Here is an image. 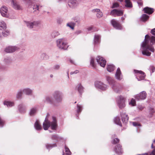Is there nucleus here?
<instances>
[{"label":"nucleus","instance_id":"nucleus-1","mask_svg":"<svg viewBox=\"0 0 155 155\" xmlns=\"http://www.w3.org/2000/svg\"><path fill=\"white\" fill-rule=\"evenodd\" d=\"M155 44V37L150 36L146 35L144 41L142 42L140 50L142 54L148 56H150L152 52L154 51V49L152 45Z\"/></svg>","mask_w":155,"mask_h":155},{"label":"nucleus","instance_id":"nucleus-60","mask_svg":"<svg viewBox=\"0 0 155 155\" xmlns=\"http://www.w3.org/2000/svg\"><path fill=\"white\" fill-rule=\"evenodd\" d=\"M69 61L72 64H75V63L74 62V61L72 59H71V58L69 59Z\"/></svg>","mask_w":155,"mask_h":155},{"label":"nucleus","instance_id":"nucleus-49","mask_svg":"<svg viewBox=\"0 0 155 155\" xmlns=\"http://www.w3.org/2000/svg\"><path fill=\"white\" fill-rule=\"evenodd\" d=\"M65 152L66 153V154L67 155H71V153L70 151L69 148H67L66 146L65 147Z\"/></svg>","mask_w":155,"mask_h":155},{"label":"nucleus","instance_id":"nucleus-6","mask_svg":"<svg viewBox=\"0 0 155 155\" xmlns=\"http://www.w3.org/2000/svg\"><path fill=\"white\" fill-rule=\"evenodd\" d=\"M25 23L27 27L31 29L34 27L39 26L41 24L39 21L33 20L25 21Z\"/></svg>","mask_w":155,"mask_h":155},{"label":"nucleus","instance_id":"nucleus-48","mask_svg":"<svg viewBox=\"0 0 155 155\" xmlns=\"http://www.w3.org/2000/svg\"><path fill=\"white\" fill-rule=\"evenodd\" d=\"M39 6L38 5H34V6L33 9V10L35 9V10L33 11V12H36V11L37 12H36V14H37L38 13L37 11L39 10Z\"/></svg>","mask_w":155,"mask_h":155},{"label":"nucleus","instance_id":"nucleus-58","mask_svg":"<svg viewBox=\"0 0 155 155\" xmlns=\"http://www.w3.org/2000/svg\"><path fill=\"white\" fill-rule=\"evenodd\" d=\"M151 33L153 35L155 36V28L152 29L151 30Z\"/></svg>","mask_w":155,"mask_h":155},{"label":"nucleus","instance_id":"nucleus-3","mask_svg":"<svg viewBox=\"0 0 155 155\" xmlns=\"http://www.w3.org/2000/svg\"><path fill=\"white\" fill-rule=\"evenodd\" d=\"M52 121L51 122L49 121L46 117L45 119L43 124V129L45 130H47L50 127L51 129L56 130L57 127V121L54 117H52Z\"/></svg>","mask_w":155,"mask_h":155},{"label":"nucleus","instance_id":"nucleus-46","mask_svg":"<svg viewBox=\"0 0 155 155\" xmlns=\"http://www.w3.org/2000/svg\"><path fill=\"white\" fill-rule=\"evenodd\" d=\"M130 105L132 106H135L136 105V101L133 98H132L130 101L129 103Z\"/></svg>","mask_w":155,"mask_h":155},{"label":"nucleus","instance_id":"nucleus-54","mask_svg":"<svg viewBox=\"0 0 155 155\" xmlns=\"http://www.w3.org/2000/svg\"><path fill=\"white\" fill-rule=\"evenodd\" d=\"M119 6V4L117 3H114L113 4V6L112 7V8H117Z\"/></svg>","mask_w":155,"mask_h":155},{"label":"nucleus","instance_id":"nucleus-12","mask_svg":"<svg viewBox=\"0 0 155 155\" xmlns=\"http://www.w3.org/2000/svg\"><path fill=\"white\" fill-rule=\"evenodd\" d=\"M19 49V48L17 46H9L5 48V51L8 53H12Z\"/></svg>","mask_w":155,"mask_h":155},{"label":"nucleus","instance_id":"nucleus-14","mask_svg":"<svg viewBox=\"0 0 155 155\" xmlns=\"http://www.w3.org/2000/svg\"><path fill=\"white\" fill-rule=\"evenodd\" d=\"M111 23L114 27L116 29L121 30L122 29L121 25L117 20L112 19L111 21Z\"/></svg>","mask_w":155,"mask_h":155},{"label":"nucleus","instance_id":"nucleus-40","mask_svg":"<svg viewBox=\"0 0 155 155\" xmlns=\"http://www.w3.org/2000/svg\"><path fill=\"white\" fill-rule=\"evenodd\" d=\"M60 35V33L59 31H55L53 32L51 34V36L54 38H55L56 37L59 35Z\"/></svg>","mask_w":155,"mask_h":155},{"label":"nucleus","instance_id":"nucleus-47","mask_svg":"<svg viewBox=\"0 0 155 155\" xmlns=\"http://www.w3.org/2000/svg\"><path fill=\"white\" fill-rule=\"evenodd\" d=\"M4 62L6 63H10L11 61V58L9 57H6L5 58L4 60Z\"/></svg>","mask_w":155,"mask_h":155},{"label":"nucleus","instance_id":"nucleus-61","mask_svg":"<svg viewBox=\"0 0 155 155\" xmlns=\"http://www.w3.org/2000/svg\"><path fill=\"white\" fill-rule=\"evenodd\" d=\"M151 147L152 148H154L155 147V139L154 140L153 143L152 144Z\"/></svg>","mask_w":155,"mask_h":155},{"label":"nucleus","instance_id":"nucleus-27","mask_svg":"<svg viewBox=\"0 0 155 155\" xmlns=\"http://www.w3.org/2000/svg\"><path fill=\"white\" fill-rule=\"evenodd\" d=\"M143 10L144 12L148 14H150L153 12V9L148 7L145 8Z\"/></svg>","mask_w":155,"mask_h":155},{"label":"nucleus","instance_id":"nucleus-39","mask_svg":"<svg viewBox=\"0 0 155 155\" xmlns=\"http://www.w3.org/2000/svg\"><path fill=\"white\" fill-rule=\"evenodd\" d=\"M23 93L22 89L18 91L16 94V97L18 99L21 98L22 96Z\"/></svg>","mask_w":155,"mask_h":155},{"label":"nucleus","instance_id":"nucleus-55","mask_svg":"<svg viewBox=\"0 0 155 155\" xmlns=\"http://www.w3.org/2000/svg\"><path fill=\"white\" fill-rule=\"evenodd\" d=\"M139 6H142L143 5V2L141 0H138L137 1Z\"/></svg>","mask_w":155,"mask_h":155},{"label":"nucleus","instance_id":"nucleus-42","mask_svg":"<svg viewBox=\"0 0 155 155\" xmlns=\"http://www.w3.org/2000/svg\"><path fill=\"white\" fill-rule=\"evenodd\" d=\"M77 112L78 113H79L82 110L83 106L82 105L78 104L77 105Z\"/></svg>","mask_w":155,"mask_h":155},{"label":"nucleus","instance_id":"nucleus-38","mask_svg":"<svg viewBox=\"0 0 155 155\" xmlns=\"http://www.w3.org/2000/svg\"><path fill=\"white\" fill-rule=\"evenodd\" d=\"M51 138L52 140H55L57 141H58L62 139V138L61 137L57 135H52L51 137Z\"/></svg>","mask_w":155,"mask_h":155},{"label":"nucleus","instance_id":"nucleus-32","mask_svg":"<svg viewBox=\"0 0 155 155\" xmlns=\"http://www.w3.org/2000/svg\"><path fill=\"white\" fill-rule=\"evenodd\" d=\"M120 115L122 117V121H124L125 122H126L128 121L129 118L127 115L125 114H122L121 113H120Z\"/></svg>","mask_w":155,"mask_h":155},{"label":"nucleus","instance_id":"nucleus-50","mask_svg":"<svg viewBox=\"0 0 155 155\" xmlns=\"http://www.w3.org/2000/svg\"><path fill=\"white\" fill-rule=\"evenodd\" d=\"M4 124V121L0 117V127H2Z\"/></svg>","mask_w":155,"mask_h":155},{"label":"nucleus","instance_id":"nucleus-22","mask_svg":"<svg viewBox=\"0 0 155 155\" xmlns=\"http://www.w3.org/2000/svg\"><path fill=\"white\" fill-rule=\"evenodd\" d=\"M115 151L118 154H122L123 153V150L121 148V146L120 144L117 145L115 147Z\"/></svg>","mask_w":155,"mask_h":155},{"label":"nucleus","instance_id":"nucleus-59","mask_svg":"<svg viewBox=\"0 0 155 155\" xmlns=\"http://www.w3.org/2000/svg\"><path fill=\"white\" fill-rule=\"evenodd\" d=\"M150 69L152 70V72H154L155 70V68L153 66H151L150 67Z\"/></svg>","mask_w":155,"mask_h":155},{"label":"nucleus","instance_id":"nucleus-57","mask_svg":"<svg viewBox=\"0 0 155 155\" xmlns=\"http://www.w3.org/2000/svg\"><path fill=\"white\" fill-rule=\"evenodd\" d=\"M148 155H155V149H154L151 153H147Z\"/></svg>","mask_w":155,"mask_h":155},{"label":"nucleus","instance_id":"nucleus-44","mask_svg":"<svg viewBox=\"0 0 155 155\" xmlns=\"http://www.w3.org/2000/svg\"><path fill=\"white\" fill-rule=\"evenodd\" d=\"M2 32V34L4 37H6L9 34V31L6 30L3 31Z\"/></svg>","mask_w":155,"mask_h":155},{"label":"nucleus","instance_id":"nucleus-17","mask_svg":"<svg viewBox=\"0 0 155 155\" xmlns=\"http://www.w3.org/2000/svg\"><path fill=\"white\" fill-rule=\"evenodd\" d=\"M101 36L98 34H95L93 39L94 43L95 45L99 44L101 42Z\"/></svg>","mask_w":155,"mask_h":155},{"label":"nucleus","instance_id":"nucleus-62","mask_svg":"<svg viewBox=\"0 0 155 155\" xmlns=\"http://www.w3.org/2000/svg\"><path fill=\"white\" fill-rule=\"evenodd\" d=\"M126 18V16H125V15H124V17H122L121 18V20L122 21H124L125 19V18Z\"/></svg>","mask_w":155,"mask_h":155},{"label":"nucleus","instance_id":"nucleus-43","mask_svg":"<svg viewBox=\"0 0 155 155\" xmlns=\"http://www.w3.org/2000/svg\"><path fill=\"white\" fill-rule=\"evenodd\" d=\"M74 25V23L72 22L68 23L67 26L72 29H73Z\"/></svg>","mask_w":155,"mask_h":155},{"label":"nucleus","instance_id":"nucleus-16","mask_svg":"<svg viewBox=\"0 0 155 155\" xmlns=\"http://www.w3.org/2000/svg\"><path fill=\"white\" fill-rule=\"evenodd\" d=\"M11 4L12 7L15 10H20L21 9V6L17 3L16 0H12Z\"/></svg>","mask_w":155,"mask_h":155},{"label":"nucleus","instance_id":"nucleus-63","mask_svg":"<svg viewBox=\"0 0 155 155\" xmlns=\"http://www.w3.org/2000/svg\"><path fill=\"white\" fill-rule=\"evenodd\" d=\"M138 108L140 109V110H142L143 109V107H142V106H139L138 107Z\"/></svg>","mask_w":155,"mask_h":155},{"label":"nucleus","instance_id":"nucleus-33","mask_svg":"<svg viewBox=\"0 0 155 155\" xmlns=\"http://www.w3.org/2000/svg\"><path fill=\"white\" fill-rule=\"evenodd\" d=\"M114 122L116 124L122 126V124L120 118L116 117L114 119Z\"/></svg>","mask_w":155,"mask_h":155},{"label":"nucleus","instance_id":"nucleus-53","mask_svg":"<svg viewBox=\"0 0 155 155\" xmlns=\"http://www.w3.org/2000/svg\"><path fill=\"white\" fill-rule=\"evenodd\" d=\"M149 112L150 114L152 115L154 112V110L153 108L150 107L149 109Z\"/></svg>","mask_w":155,"mask_h":155},{"label":"nucleus","instance_id":"nucleus-26","mask_svg":"<svg viewBox=\"0 0 155 155\" xmlns=\"http://www.w3.org/2000/svg\"><path fill=\"white\" fill-rule=\"evenodd\" d=\"M7 28L6 23L3 21H0V30L4 31Z\"/></svg>","mask_w":155,"mask_h":155},{"label":"nucleus","instance_id":"nucleus-29","mask_svg":"<svg viewBox=\"0 0 155 155\" xmlns=\"http://www.w3.org/2000/svg\"><path fill=\"white\" fill-rule=\"evenodd\" d=\"M92 12H97V18H100L102 17L103 16V13L102 12L100 11V9H99L96 8L92 10Z\"/></svg>","mask_w":155,"mask_h":155},{"label":"nucleus","instance_id":"nucleus-10","mask_svg":"<svg viewBox=\"0 0 155 155\" xmlns=\"http://www.w3.org/2000/svg\"><path fill=\"white\" fill-rule=\"evenodd\" d=\"M147 94L145 91L141 92L139 94H136L134 96L135 98L137 100H144L147 97Z\"/></svg>","mask_w":155,"mask_h":155},{"label":"nucleus","instance_id":"nucleus-41","mask_svg":"<svg viewBox=\"0 0 155 155\" xmlns=\"http://www.w3.org/2000/svg\"><path fill=\"white\" fill-rule=\"evenodd\" d=\"M94 59L93 58H91L90 61V65L93 68H96V64L94 62Z\"/></svg>","mask_w":155,"mask_h":155},{"label":"nucleus","instance_id":"nucleus-13","mask_svg":"<svg viewBox=\"0 0 155 155\" xmlns=\"http://www.w3.org/2000/svg\"><path fill=\"white\" fill-rule=\"evenodd\" d=\"M0 12L2 16L5 18L9 13L8 8L5 6H2L0 9Z\"/></svg>","mask_w":155,"mask_h":155},{"label":"nucleus","instance_id":"nucleus-36","mask_svg":"<svg viewBox=\"0 0 155 155\" xmlns=\"http://www.w3.org/2000/svg\"><path fill=\"white\" fill-rule=\"evenodd\" d=\"M116 137V136L115 135H112V137L113 139L112 143L114 144L118 143L119 142V140L117 138H115Z\"/></svg>","mask_w":155,"mask_h":155},{"label":"nucleus","instance_id":"nucleus-18","mask_svg":"<svg viewBox=\"0 0 155 155\" xmlns=\"http://www.w3.org/2000/svg\"><path fill=\"white\" fill-rule=\"evenodd\" d=\"M115 78L119 81L121 80L123 78V76L119 68H118L117 69L115 74Z\"/></svg>","mask_w":155,"mask_h":155},{"label":"nucleus","instance_id":"nucleus-37","mask_svg":"<svg viewBox=\"0 0 155 155\" xmlns=\"http://www.w3.org/2000/svg\"><path fill=\"white\" fill-rule=\"evenodd\" d=\"M125 6L128 8H131L132 7L131 2L130 0H125Z\"/></svg>","mask_w":155,"mask_h":155},{"label":"nucleus","instance_id":"nucleus-7","mask_svg":"<svg viewBox=\"0 0 155 155\" xmlns=\"http://www.w3.org/2000/svg\"><path fill=\"white\" fill-rule=\"evenodd\" d=\"M94 85L97 88L103 91H104L107 89L108 86L104 84L103 82L99 81H96L95 82Z\"/></svg>","mask_w":155,"mask_h":155},{"label":"nucleus","instance_id":"nucleus-51","mask_svg":"<svg viewBox=\"0 0 155 155\" xmlns=\"http://www.w3.org/2000/svg\"><path fill=\"white\" fill-rule=\"evenodd\" d=\"M133 125L135 127H140L141 126L140 124L136 122H133Z\"/></svg>","mask_w":155,"mask_h":155},{"label":"nucleus","instance_id":"nucleus-25","mask_svg":"<svg viewBox=\"0 0 155 155\" xmlns=\"http://www.w3.org/2000/svg\"><path fill=\"white\" fill-rule=\"evenodd\" d=\"M106 79L107 81H108V84L111 86L113 84H115L114 80L111 77L109 76H107L106 77Z\"/></svg>","mask_w":155,"mask_h":155},{"label":"nucleus","instance_id":"nucleus-19","mask_svg":"<svg viewBox=\"0 0 155 155\" xmlns=\"http://www.w3.org/2000/svg\"><path fill=\"white\" fill-rule=\"evenodd\" d=\"M23 93L28 96L31 95L33 93V90L30 88L26 87L22 89Z\"/></svg>","mask_w":155,"mask_h":155},{"label":"nucleus","instance_id":"nucleus-24","mask_svg":"<svg viewBox=\"0 0 155 155\" xmlns=\"http://www.w3.org/2000/svg\"><path fill=\"white\" fill-rule=\"evenodd\" d=\"M3 104L6 105L8 107H11L14 106V102L9 101H5L3 102Z\"/></svg>","mask_w":155,"mask_h":155},{"label":"nucleus","instance_id":"nucleus-52","mask_svg":"<svg viewBox=\"0 0 155 155\" xmlns=\"http://www.w3.org/2000/svg\"><path fill=\"white\" fill-rule=\"evenodd\" d=\"M60 68V65L58 64H56L53 66V69L54 70H58Z\"/></svg>","mask_w":155,"mask_h":155},{"label":"nucleus","instance_id":"nucleus-4","mask_svg":"<svg viewBox=\"0 0 155 155\" xmlns=\"http://www.w3.org/2000/svg\"><path fill=\"white\" fill-rule=\"evenodd\" d=\"M56 44L57 47L61 50H66L68 47L67 41L64 38H60L57 40Z\"/></svg>","mask_w":155,"mask_h":155},{"label":"nucleus","instance_id":"nucleus-9","mask_svg":"<svg viewBox=\"0 0 155 155\" xmlns=\"http://www.w3.org/2000/svg\"><path fill=\"white\" fill-rule=\"evenodd\" d=\"M112 88L115 92L119 93L121 92L123 87L120 84H115L112 86Z\"/></svg>","mask_w":155,"mask_h":155},{"label":"nucleus","instance_id":"nucleus-56","mask_svg":"<svg viewBox=\"0 0 155 155\" xmlns=\"http://www.w3.org/2000/svg\"><path fill=\"white\" fill-rule=\"evenodd\" d=\"M79 71L78 70H75V71H72V72H71L70 73V74H77V73H78V72H79Z\"/></svg>","mask_w":155,"mask_h":155},{"label":"nucleus","instance_id":"nucleus-23","mask_svg":"<svg viewBox=\"0 0 155 155\" xmlns=\"http://www.w3.org/2000/svg\"><path fill=\"white\" fill-rule=\"evenodd\" d=\"M68 5L71 8H73L76 7L77 5L76 0H69Z\"/></svg>","mask_w":155,"mask_h":155},{"label":"nucleus","instance_id":"nucleus-20","mask_svg":"<svg viewBox=\"0 0 155 155\" xmlns=\"http://www.w3.org/2000/svg\"><path fill=\"white\" fill-rule=\"evenodd\" d=\"M38 110V109L37 107H32L30 109L29 114L30 116H33L36 114Z\"/></svg>","mask_w":155,"mask_h":155},{"label":"nucleus","instance_id":"nucleus-31","mask_svg":"<svg viewBox=\"0 0 155 155\" xmlns=\"http://www.w3.org/2000/svg\"><path fill=\"white\" fill-rule=\"evenodd\" d=\"M78 91L80 94H81L84 91V87L81 84H78L76 87Z\"/></svg>","mask_w":155,"mask_h":155},{"label":"nucleus","instance_id":"nucleus-21","mask_svg":"<svg viewBox=\"0 0 155 155\" xmlns=\"http://www.w3.org/2000/svg\"><path fill=\"white\" fill-rule=\"evenodd\" d=\"M34 127L37 130H40L42 129V127L38 120H36L34 124Z\"/></svg>","mask_w":155,"mask_h":155},{"label":"nucleus","instance_id":"nucleus-35","mask_svg":"<svg viewBox=\"0 0 155 155\" xmlns=\"http://www.w3.org/2000/svg\"><path fill=\"white\" fill-rule=\"evenodd\" d=\"M107 70L109 72L113 71L115 69V67L112 64L108 65L107 67Z\"/></svg>","mask_w":155,"mask_h":155},{"label":"nucleus","instance_id":"nucleus-30","mask_svg":"<svg viewBox=\"0 0 155 155\" xmlns=\"http://www.w3.org/2000/svg\"><path fill=\"white\" fill-rule=\"evenodd\" d=\"M5 18L10 19H15L16 18L15 14L13 13H8Z\"/></svg>","mask_w":155,"mask_h":155},{"label":"nucleus","instance_id":"nucleus-5","mask_svg":"<svg viewBox=\"0 0 155 155\" xmlns=\"http://www.w3.org/2000/svg\"><path fill=\"white\" fill-rule=\"evenodd\" d=\"M116 101L117 105L120 108H123L125 107L126 99L122 96L120 95L117 97Z\"/></svg>","mask_w":155,"mask_h":155},{"label":"nucleus","instance_id":"nucleus-8","mask_svg":"<svg viewBox=\"0 0 155 155\" xmlns=\"http://www.w3.org/2000/svg\"><path fill=\"white\" fill-rule=\"evenodd\" d=\"M135 75L138 81L143 80L145 76L144 73L141 71L134 70Z\"/></svg>","mask_w":155,"mask_h":155},{"label":"nucleus","instance_id":"nucleus-45","mask_svg":"<svg viewBox=\"0 0 155 155\" xmlns=\"http://www.w3.org/2000/svg\"><path fill=\"white\" fill-rule=\"evenodd\" d=\"M56 146V144H46V148L48 149H50L51 148Z\"/></svg>","mask_w":155,"mask_h":155},{"label":"nucleus","instance_id":"nucleus-28","mask_svg":"<svg viewBox=\"0 0 155 155\" xmlns=\"http://www.w3.org/2000/svg\"><path fill=\"white\" fill-rule=\"evenodd\" d=\"M18 110L21 113H24L25 112L26 108L25 106L23 104H20L18 106Z\"/></svg>","mask_w":155,"mask_h":155},{"label":"nucleus","instance_id":"nucleus-2","mask_svg":"<svg viewBox=\"0 0 155 155\" xmlns=\"http://www.w3.org/2000/svg\"><path fill=\"white\" fill-rule=\"evenodd\" d=\"M63 98L62 92L59 91H54L52 96H47L45 98V102L54 106H58L61 103Z\"/></svg>","mask_w":155,"mask_h":155},{"label":"nucleus","instance_id":"nucleus-64","mask_svg":"<svg viewBox=\"0 0 155 155\" xmlns=\"http://www.w3.org/2000/svg\"><path fill=\"white\" fill-rule=\"evenodd\" d=\"M92 29V27H90L87 28V29L88 31H90Z\"/></svg>","mask_w":155,"mask_h":155},{"label":"nucleus","instance_id":"nucleus-11","mask_svg":"<svg viewBox=\"0 0 155 155\" xmlns=\"http://www.w3.org/2000/svg\"><path fill=\"white\" fill-rule=\"evenodd\" d=\"M96 61L98 64L102 67H104L106 64V60L102 57L98 56L97 57Z\"/></svg>","mask_w":155,"mask_h":155},{"label":"nucleus","instance_id":"nucleus-34","mask_svg":"<svg viewBox=\"0 0 155 155\" xmlns=\"http://www.w3.org/2000/svg\"><path fill=\"white\" fill-rule=\"evenodd\" d=\"M149 18V16L147 15L143 14L141 16L140 19L143 22H145L147 21Z\"/></svg>","mask_w":155,"mask_h":155},{"label":"nucleus","instance_id":"nucleus-15","mask_svg":"<svg viewBox=\"0 0 155 155\" xmlns=\"http://www.w3.org/2000/svg\"><path fill=\"white\" fill-rule=\"evenodd\" d=\"M110 14L114 17H115L116 16H120L123 15V12L121 10L114 9L111 12Z\"/></svg>","mask_w":155,"mask_h":155}]
</instances>
